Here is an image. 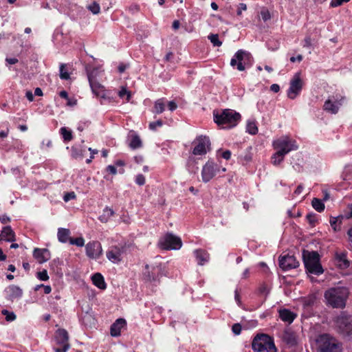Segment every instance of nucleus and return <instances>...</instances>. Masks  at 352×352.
I'll use <instances>...</instances> for the list:
<instances>
[{"label":"nucleus","instance_id":"obj_47","mask_svg":"<svg viewBox=\"0 0 352 352\" xmlns=\"http://www.w3.org/2000/svg\"><path fill=\"white\" fill-rule=\"evenodd\" d=\"M37 277L41 280H47L49 279V276L47 275V270H43V271L41 272H38L37 273Z\"/></svg>","mask_w":352,"mask_h":352},{"label":"nucleus","instance_id":"obj_41","mask_svg":"<svg viewBox=\"0 0 352 352\" xmlns=\"http://www.w3.org/2000/svg\"><path fill=\"white\" fill-rule=\"evenodd\" d=\"M69 243L76 245L78 247H82L85 245V240L82 237H78L76 239L70 238Z\"/></svg>","mask_w":352,"mask_h":352},{"label":"nucleus","instance_id":"obj_45","mask_svg":"<svg viewBox=\"0 0 352 352\" xmlns=\"http://www.w3.org/2000/svg\"><path fill=\"white\" fill-rule=\"evenodd\" d=\"M163 125V122L161 120H158L155 122H150L149 129L152 131H155L157 127H160Z\"/></svg>","mask_w":352,"mask_h":352},{"label":"nucleus","instance_id":"obj_28","mask_svg":"<svg viewBox=\"0 0 352 352\" xmlns=\"http://www.w3.org/2000/svg\"><path fill=\"white\" fill-rule=\"evenodd\" d=\"M94 285L101 289H104L107 287L104 278L100 273L94 274L91 277Z\"/></svg>","mask_w":352,"mask_h":352},{"label":"nucleus","instance_id":"obj_62","mask_svg":"<svg viewBox=\"0 0 352 352\" xmlns=\"http://www.w3.org/2000/svg\"><path fill=\"white\" fill-rule=\"evenodd\" d=\"M25 96L29 101L32 102L34 100V96L31 91H27L25 93Z\"/></svg>","mask_w":352,"mask_h":352},{"label":"nucleus","instance_id":"obj_11","mask_svg":"<svg viewBox=\"0 0 352 352\" xmlns=\"http://www.w3.org/2000/svg\"><path fill=\"white\" fill-rule=\"evenodd\" d=\"M54 337L56 344L62 346V348L54 349L55 352H67L70 347L67 331L64 329H58L56 331Z\"/></svg>","mask_w":352,"mask_h":352},{"label":"nucleus","instance_id":"obj_4","mask_svg":"<svg viewBox=\"0 0 352 352\" xmlns=\"http://www.w3.org/2000/svg\"><path fill=\"white\" fill-rule=\"evenodd\" d=\"M316 342L319 352H342V344L329 334L320 335Z\"/></svg>","mask_w":352,"mask_h":352},{"label":"nucleus","instance_id":"obj_60","mask_svg":"<svg viewBox=\"0 0 352 352\" xmlns=\"http://www.w3.org/2000/svg\"><path fill=\"white\" fill-rule=\"evenodd\" d=\"M289 60L292 63H294L296 61L300 62L302 60V56L301 54H299L296 57L292 56Z\"/></svg>","mask_w":352,"mask_h":352},{"label":"nucleus","instance_id":"obj_29","mask_svg":"<svg viewBox=\"0 0 352 352\" xmlns=\"http://www.w3.org/2000/svg\"><path fill=\"white\" fill-rule=\"evenodd\" d=\"M114 210L112 208L107 206L103 210L102 214L100 215L98 219L102 223H107L109 219L114 215Z\"/></svg>","mask_w":352,"mask_h":352},{"label":"nucleus","instance_id":"obj_55","mask_svg":"<svg viewBox=\"0 0 352 352\" xmlns=\"http://www.w3.org/2000/svg\"><path fill=\"white\" fill-rule=\"evenodd\" d=\"M304 42H305L304 47H311L312 44H311V38L310 36H306Z\"/></svg>","mask_w":352,"mask_h":352},{"label":"nucleus","instance_id":"obj_51","mask_svg":"<svg viewBox=\"0 0 352 352\" xmlns=\"http://www.w3.org/2000/svg\"><path fill=\"white\" fill-rule=\"evenodd\" d=\"M76 198V195L74 192H67L64 197H63V200L65 201V202H67L69 201V200L71 199H74Z\"/></svg>","mask_w":352,"mask_h":352},{"label":"nucleus","instance_id":"obj_49","mask_svg":"<svg viewBox=\"0 0 352 352\" xmlns=\"http://www.w3.org/2000/svg\"><path fill=\"white\" fill-rule=\"evenodd\" d=\"M241 325L239 323H235L232 325V331L235 335H239L241 332Z\"/></svg>","mask_w":352,"mask_h":352},{"label":"nucleus","instance_id":"obj_59","mask_svg":"<svg viewBox=\"0 0 352 352\" xmlns=\"http://www.w3.org/2000/svg\"><path fill=\"white\" fill-rule=\"evenodd\" d=\"M270 90L274 93H277L280 91V87L278 84H273L270 86Z\"/></svg>","mask_w":352,"mask_h":352},{"label":"nucleus","instance_id":"obj_50","mask_svg":"<svg viewBox=\"0 0 352 352\" xmlns=\"http://www.w3.org/2000/svg\"><path fill=\"white\" fill-rule=\"evenodd\" d=\"M350 0H331L330 6L333 8L341 6L344 2H349Z\"/></svg>","mask_w":352,"mask_h":352},{"label":"nucleus","instance_id":"obj_56","mask_svg":"<svg viewBox=\"0 0 352 352\" xmlns=\"http://www.w3.org/2000/svg\"><path fill=\"white\" fill-rule=\"evenodd\" d=\"M168 107L169 110L173 111L177 109V105L174 101H170L168 103Z\"/></svg>","mask_w":352,"mask_h":352},{"label":"nucleus","instance_id":"obj_32","mask_svg":"<svg viewBox=\"0 0 352 352\" xmlns=\"http://www.w3.org/2000/svg\"><path fill=\"white\" fill-rule=\"evenodd\" d=\"M311 205L313 208L319 212H321L324 210V204L320 199L314 198L311 201Z\"/></svg>","mask_w":352,"mask_h":352},{"label":"nucleus","instance_id":"obj_34","mask_svg":"<svg viewBox=\"0 0 352 352\" xmlns=\"http://www.w3.org/2000/svg\"><path fill=\"white\" fill-rule=\"evenodd\" d=\"M163 100H164L163 98H161V99H158L157 101H155V105H154V112L155 113L160 114V113H162L164 111L165 104H164Z\"/></svg>","mask_w":352,"mask_h":352},{"label":"nucleus","instance_id":"obj_35","mask_svg":"<svg viewBox=\"0 0 352 352\" xmlns=\"http://www.w3.org/2000/svg\"><path fill=\"white\" fill-rule=\"evenodd\" d=\"M142 145V143L140 137L138 135H133L129 144V146L132 149H137L140 148Z\"/></svg>","mask_w":352,"mask_h":352},{"label":"nucleus","instance_id":"obj_5","mask_svg":"<svg viewBox=\"0 0 352 352\" xmlns=\"http://www.w3.org/2000/svg\"><path fill=\"white\" fill-rule=\"evenodd\" d=\"M254 352H276V348L272 337L267 334L256 335L252 342Z\"/></svg>","mask_w":352,"mask_h":352},{"label":"nucleus","instance_id":"obj_42","mask_svg":"<svg viewBox=\"0 0 352 352\" xmlns=\"http://www.w3.org/2000/svg\"><path fill=\"white\" fill-rule=\"evenodd\" d=\"M89 10H90L94 14H97L100 12V6L96 1L93 2L91 5L87 6Z\"/></svg>","mask_w":352,"mask_h":352},{"label":"nucleus","instance_id":"obj_52","mask_svg":"<svg viewBox=\"0 0 352 352\" xmlns=\"http://www.w3.org/2000/svg\"><path fill=\"white\" fill-rule=\"evenodd\" d=\"M89 124H90L89 121L81 122L80 123H79V124L77 127V129L80 132H82V131H83L84 129L86 127H88L89 126Z\"/></svg>","mask_w":352,"mask_h":352},{"label":"nucleus","instance_id":"obj_27","mask_svg":"<svg viewBox=\"0 0 352 352\" xmlns=\"http://www.w3.org/2000/svg\"><path fill=\"white\" fill-rule=\"evenodd\" d=\"M340 105V102H333L331 100L329 99L324 102L323 107L326 111L336 114L338 113Z\"/></svg>","mask_w":352,"mask_h":352},{"label":"nucleus","instance_id":"obj_40","mask_svg":"<svg viewBox=\"0 0 352 352\" xmlns=\"http://www.w3.org/2000/svg\"><path fill=\"white\" fill-rule=\"evenodd\" d=\"M208 38L214 46L219 47L222 45V42L219 39L218 34H211L208 36Z\"/></svg>","mask_w":352,"mask_h":352},{"label":"nucleus","instance_id":"obj_63","mask_svg":"<svg viewBox=\"0 0 352 352\" xmlns=\"http://www.w3.org/2000/svg\"><path fill=\"white\" fill-rule=\"evenodd\" d=\"M337 221H338L337 218H334V217L331 219V220H330V224L333 227V228L335 231L337 230V228H336Z\"/></svg>","mask_w":352,"mask_h":352},{"label":"nucleus","instance_id":"obj_30","mask_svg":"<svg viewBox=\"0 0 352 352\" xmlns=\"http://www.w3.org/2000/svg\"><path fill=\"white\" fill-rule=\"evenodd\" d=\"M69 234L70 231L69 229L59 228L57 234L58 241L61 243H67L68 241H69Z\"/></svg>","mask_w":352,"mask_h":352},{"label":"nucleus","instance_id":"obj_15","mask_svg":"<svg viewBox=\"0 0 352 352\" xmlns=\"http://www.w3.org/2000/svg\"><path fill=\"white\" fill-rule=\"evenodd\" d=\"M86 254L90 258H98L102 254L101 244L98 241L89 242L86 246Z\"/></svg>","mask_w":352,"mask_h":352},{"label":"nucleus","instance_id":"obj_54","mask_svg":"<svg viewBox=\"0 0 352 352\" xmlns=\"http://www.w3.org/2000/svg\"><path fill=\"white\" fill-rule=\"evenodd\" d=\"M107 171L110 173L112 175H116L117 173V170L114 166L109 165L107 167Z\"/></svg>","mask_w":352,"mask_h":352},{"label":"nucleus","instance_id":"obj_22","mask_svg":"<svg viewBox=\"0 0 352 352\" xmlns=\"http://www.w3.org/2000/svg\"><path fill=\"white\" fill-rule=\"evenodd\" d=\"M194 254L199 265H203L209 261L210 255L208 252L204 250H195Z\"/></svg>","mask_w":352,"mask_h":352},{"label":"nucleus","instance_id":"obj_61","mask_svg":"<svg viewBox=\"0 0 352 352\" xmlns=\"http://www.w3.org/2000/svg\"><path fill=\"white\" fill-rule=\"evenodd\" d=\"M230 157H231V152L229 150H227L222 153V157L227 160H230Z\"/></svg>","mask_w":352,"mask_h":352},{"label":"nucleus","instance_id":"obj_24","mask_svg":"<svg viewBox=\"0 0 352 352\" xmlns=\"http://www.w3.org/2000/svg\"><path fill=\"white\" fill-rule=\"evenodd\" d=\"M156 268L152 267L150 270L148 265H145V270L143 272V278L146 281L152 282L156 281L158 279L157 276L155 274Z\"/></svg>","mask_w":352,"mask_h":352},{"label":"nucleus","instance_id":"obj_39","mask_svg":"<svg viewBox=\"0 0 352 352\" xmlns=\"http://www.w3.org/2000/svg\"><path fill=\"white\" fill-rule=\"evenodd\" d=\"M65 64H60V78L62 80H68L70 78L69 74L65 69Z\"/></svg>","mask_w":352,"mask_h":352},{"label":"nucleus","instance_id":"obj_58","mask_svg":"<svg viewBox=\"0 0 352 352\" xmlns=\"http://www.w3.org/2000/svg\"><path fill=\"white\" fill-rule=\"evenodd\" d=\"M6 61L10 65H14L18 63V59L16 58H6Z\"/></svg>","mask_w":352,"mask_h":352},{"label":"nucleus","instance_id":"obj_14","mask_svg":"<svg viewBox=\"0 0 352 352\" xmlns=\"http://www.w3.org/2000/svg\"><path fill=\"white\" fill-rule=\"evenodd\" d=\"M219 170V169L217 164L213 162L208 161L202 168L201 176L203 182L206 183L209 182L214 177L216 173Z\"/></svg>","mask_w":352,"mask_h":352},{"label":"nucleus","instance_id":"obj_25","mask_svg":"<svg viewBox=\"0 0 352 352\" xmlns=\"http://www.w3.org/2000/svg\"><path fill=\"white\" fill-rule=\"evenodd\" d=\"M296 315L287 309H283L279 311V317L280 318L284 321L287 322L289 324L292 323L295 319Z\"/></svg>","mask_w":352,"mask_h":352},{"label":"nucleus","instance_id":"obj_23","mask_svg":"<svg viewBox=\"0 0 352 352\" xmlns=\"http://www.w3.org/2000/svg\"><path fill=\"white\" fill-rule=\"evenodd\" d=\"M335 259L337 265L341 269H346L350 265V261L346 258V253H336Z\"/></svg>","mask_w":352,"mask_h":352},{"label":"nucleus","instance_id":"obj_53","mask_svg":"<svg viewBox=\"0 0 352 352\" xmlns=\"http://www.w3.org/2000/svg\"><path fill=\"white\" fill-rule=\"evenodd\" d=\"M258 292L261 294L267 295L269 293V289L266 285L263 284L258 287Z\"/></svg>","mask_w":352,"mask_h":352},{"label":"nucleus","instance_id":"obj_21","mask_svg":"<svg viewBox=\"0 0 352 352\" xmlns=\"http://www.w3.org/2000/svg\"><path fill=\"white\" fill-rule=\"evenodd\" d=\"M122 253V251L120 248L114 246L107 252V257L113 263H119L121 261Z\"/></svg>","mask_w":352,"mask_h":352},{"label":"nucleus","instance_id":"obj_26","mask_svg":"<svg viewBox=\"0 0 352 352\" xmlns=\"http://www.w3.org/2000/svg\"><path fill=\"white\" fill-rule=\"evenodd\" d=\"M1 239L6 241H14L15 234L10 226H8L3 228L1 234Z\"/></svg>","mask_w":352,"mask_h":352},{"label":"nucleus","instance_id":"obj_43","mask_svg":"<svg viewBox=\"0 0 352 352\" xmlns=\"http://www.w3.org/2000/svg\"><path fill=\"white\" fill-rule=\"evenodd\" d=\"M306 219L312 227L315 226L316 222L317 221L316 214L308 213L306 216Z\"/></svg>","mask_w":352,"mask_h":352},{"label":"nucleus","instance_id":"obj_9","mask_svg":"<svg viewBox=\"0 0 352 352\" xmlns=\"http://www.w3.org/2000/svg\"><path fill=\"white\" fill-rule=\"evenodd\" d=\"M158 245L162 250H179L182 245V242L179 237L167 233L160 240Z\"/></svg>","mask_w":352,"mask_h":352},{"label":"nucleus","instance_id":"obj_2","mask_svg":"<svg viewBox=\"0 0 352 352\" xmlns=\"http://www.w3.org/2000/svg\"><path fill=\"white\" fill-rule=\"evenodd\" d=\"M302 259L307 272L317 276L324 272L320 263V256L318 252L304 250L302 252Z\"/></svg>","mask_w":352,"mask_h":352},{"label":"nucleus","instance_id":"obj_37","mask_svg":"<svg viewBox=\"0 0 352 352\" xmlns=\"http://www.w3.org/2000/svg\"><path fill=\"white\" fill-rule=\"evenodd\" d=\"M247 132L251 135H255L258 133V127L254 121H248L246 126Z\"/></svg>","mask_w":352,"mask_h":352},{"label":"nucleus","instance_id":"obj_10","mask_svg":"<svg viewBox=\"0 0 352 352\" xmlns=\"http://www.w3.org/2000/svg\"><path fill=\"white\" fill-rule=\"evenodd\" d=\"M303 87V82L300 78V73L294 74L289 82V88L287 90V97L290 99H295L299 95Z\"/></svg>","mask_w":352,"mask_h":352},{"label":"nucleus","instance_id":"obj_1","mask_svg":"<svg viewBox=\"0 0 352 352\" xmlns=\"http://www.w3.org/2000/svg\"><path fill=\"white\" fill-rule=\"evenodd\" d=\"M349 291L345 287H337L329 289L324 292V298L329 305L333 308H344L349 296Z\"/></svg>","mask_w":352,"mask_h":352},{"label":"nucleus","instance_id":"obj_16","mask_svg":"<svg viewBox=\"0 0 352 352\" xmlns=\"http://www.w3.org/2000/svg\"><path fill=\"white\" fill-rule=\"evenodd\" d=\"M96 71L93 69L91 72L87 71V77L92 91L98 96L104 97L103 86L98 82L95 79Z\"/></svg>","mask_w":352,"mask_h":352},{"label":"nucleus","instance_id":"obj_19","mask_svg":"<svg viewBox=\"0 0 352 352\" xmlns=\"http://www.w3.org/2000/svg\"><path fill=\"white\" fill-rule=\"evenodd\" d=\"M126 322L124 318L117 319L111 326L110 333L113 337H117L120 335L121 329L125 327Z\"/></svg>","mask_w":352,"mask_h":352},{"label":"nucleus","instance_id":"obj_7","mask_svg":"<svg viewBox=\"0 0 352 352\" xmlns=\"http://www.w3.org/2000/svg\"><path fill=\"white\" fill-rule=\"evenodd\" d=\"M336 328L339 333L350 336L352 335V315L342 311L335 319Z\"/></svg>","mask_w":352,"mask_h":352},{"label":"nucleus","instance_id":"obj_46","mask_svg":"<svg viewBox=\"0 0 352 352\" xmlns=\"http://www.w3.org/2000/svg\"><path fill=\"white\" fill-rule=\"evenodd\" d=\"M261 15L264 21H267L271 19L270 12L267 9L263 8L261 11Z\"/></svg>","mask_w":352,"mask_h":352},{"label":"nucleus","instance_id":"obj_36","mask_svg":"<svg viewBox=\"0 0 352 352\" xmlns=\"http://www.w3.org/2000/svg\"><path fill=\"white\" fill-rule=\"evenodd\" d=\"M60 133L63 136L65 142H69L73 139L72 131L68 130L66 127H62L60 129Z\"/></svg>","mask_w":352,"mask_h":352},{"label":"nucleus","instance_id":"obj_31","mask_svg":"<svg viewBox=\"0 0 352 352\" xmlns=\"http://www.w3.org/2000/svg\"><path fill=\"white\" fill-rule=\"evenodd\" d=\"M85 151V149L74 146L72 147V156L75 159H82L84 157Z\"/></svg>","mask_w":352,"mask_h":352},{"label":"nucleus","instance_id":"obj_13","mask_svg":"<svg viewBox=\"0 0 352 352\" xmlns=\"http://www.w3.org/2000/svg\"><path fill=\"white\" fill-rule=\"evenodd\" d=\"M299 266V262L296 261L294 255L286 254L279 257V267L287 271L296 268Z\"/></svg>","mask_w":352,"mask_h":352},{"label":"nucleus","instance_id":"obj_20","mask_svg":"<svg viewBox=\"0 0 352 352\" xmlns=\"http://www.w3.org/2000/svg\"><path fill=\"white\" fill-rule=\"evenodd\" d=\"M33 256L40 263L47 261L50 258V252L47 249L35 248L33 252Z\"/></svg>","mask_w":352,"mask_h":352},{"label":"nucleus","instance_id":"obj_6","mask_svg":"<svg viewBox=\"0 0 352 352\" xmlns=\"http://www.w3.org/2000/svg\"><path fill=\"white\" fill-rule=\"evenodd\" d=\"M253 62V57L252 54L245 50H238L234 57L230 60V65L232 67L236 66L239 71H244L247 67L252 65Z\"/></svg>","mask_w":352,"mask_h":352},{"label":"nucleus","instance_id":"obj_18","mask_svg":"<svg viewBox=\"0 0 352 352\" xmlns=\"http://www.w3.org/2000/svg\"><path fill=\"white\" fill-rule=\"evenodd\" d=\"M5 292L7 294V298L9 300L13 301L14 299L20 298L23 295L22 289L16 285H10L6 289Z\"/></svg>","mask_w":352,"mask_h":352},{"label":"nucleus","instance_id":"obj_64","mask_svg":"<svg viewBox=\"0 0 352 352\" xmlns=\"http://www.w3.org/2000/svg\"><path fill=\"white\" fill-rule=\"evenodd\" d=\"M349 211L346 214V218H352V204L348 206Z\"/></svg>","mask_w":352,"mask_h":352},{"label":"nucleus","instance_id":"obj_3","mask_svg":"<svg viewBox=\"0 0 352 352\" xmlns=\"http://www.w3.org/2000/svg\"><path fill=\"white\" fill-rule=\"evenodd\" d=\"M214 121L223 128L230 129L235 126L241 120L240 113L232 109H224L221 113L213 112Z\"/></svg>","mask_w":352,"mask_h":352},{"label":"nucleus","instance_id":"obj_38","mask_svg":"<svg viewBox=\"0 0 352 352\" xmlns=\"http://www.w3.org/2000/svg\"><path fill=\"white\" fill-rule=\"evenodd\" d=\"M284 157L283 153L276 151L272 157V164L275 166L280 164L283 161Z\"/></svg>","mask_w":352,"mask_h":352},{"label":"nucleus","instance_id":"obj_12","mask_svg":"<svg viewBox=\"0 0 352 352\" xmlns=\"http://www.w3.org/2000/svg\"><path fill=\"white\" fill-rule=\"evenodd\" d=\"M194 142L197 143L192 151V153L195 155H205L210 149V142L206 136H198Z\"/></svg>","mask_w":352,"mask_h":352},{"label":"nucleus","instance_id":"obj_17","mask_svg":"<svg viewBox=\"0 0 352 352\" xmlns=\"http://www.w3.org/2000/svg\"><path fill=\"white\" fill-rule=\"evenodd\" d=\"M282 340L289 346H294L297 344V338L295 332L291 329H286L282 333Z\"/></svg>","mask_w":352,"mask_h":352},{"label":"nucleus","instance_id":"obj_8","mask_svg":"<svg viewBox=\"0 0 352 352\" xmlns=\"http://www.w3.org/2000/svg\"><path fill=\"white\" fill-rule=\"evenodd\" d=\"M273 146L277 152L281 153L284 155L292 151L298 149L296 141L291 140L287 136H283L274 140Z\"/></svg>","mask_w":352,"mask_h":352},{"label":"nucleus","instance_id":"obj_33","mask_svg":"<svg viewBox=\"0 0 352 352\" xmlns=\"http://www.w3.org/2000/svg\"><path fill=\"white\" fill-rule=\"evenodd\" d=\"M316 300V297L314 294L309 295L307 297L302 298V302L305 307H309L314 305Z\"/></svg>","mask_w":352,"mask_h":352},{"label":"nucleus","instance_id":"obj_44","mask_svg":"<svg viewBox=\"0 0 352 352\" xmlns=\"http://www.w3.org/2000/svg\"><path fill=\"white\" fill-rule=\"evenodd\" d=\"M126 96V100L129 102L131 97V94L130 91H127V89L124 87H122L121 90L118 92V96L120 98H123L124 96Z\"/></svg>","mask_w":352,"mask_h":352},{"label":"nucleus","instance_id":"obj_48","mask_svg":"<svg viewBox=\"0 0 352 352\" xmlns=\"http://www.w3.org/2000/svg\"><path fill=\"white\" fill-rule=\"evenodd\" d=\"M146 179L145 177L142 175L139 174L136 176L135 178V183L139 186H143L145 184Z\"/></svg>","mask_w":352,"mask_h":352},{"label":"nucleus","instance_id":"obj_57","mask_svg":"<svg viewBox=\"0 0 352 352\" xmlns=\"http://www.w3.org/2000/svg\"><path fill=\"white\" fill-rule=\"evenodd\" d=\"M16 318V315L13 312H10L9 314L6 316V319L7 321H13Z\"/></svg>","mask_w":352,"mask_h":352}]
</instances>
